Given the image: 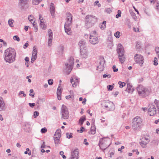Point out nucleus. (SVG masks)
<instances>
[{"label":"nucleus","instance_id":"1","mask_svg":"<svg viewBox=\"0 0 159 159\" xmlns=\"http://www.w3.org/2000/svg\"><path fill=\"white\" fill-rule=\"evenodd\" d=\"M4 60L6 62L11 63L15 60L16 52L15 50L12 48H8L4 52Z\"/></svg>","mask_w":159,"mask_h":159},{"label":"nucleus","instance_id":"2","mask_svg":"<svg viewBox=\"0 0 159 159\" xmlns=\"http://www.w3.org/2000/svg\"><path fill=\"white\" fill-rule=\"evenodd\" d=\"M74 62V60L73 57H70L67 62L65 63L64 69L67 74H69L72 70Z\"/></svg>","mask_w":159,"mask_h":159},{"label":"nucleus","instance_id":"3","mask_svg":"<svg viewBox=\"0 0 159 159\" xmlns=\"http://www.w3.org/2000/svg\"><path fill=\"white\" fill-rule=\"evenodd\" d=\"M142 120L139 116H136L134 118L132 121V127L135 130H139L142 126Z\"/></svg>","mask_w":159,"mask_h":159},{"label":"nucleus","instance_id":"4","mask_svg":"<svg viewBox=\"0 0 159 159\" xmlns=\"http://www.w3.org/2000/svg\"><path fill=\"white\" fill-rule=\"evenodd\" d=\"M85 25L87 28L91 27L93 24L97 21V19L95 16L91 15H87L86 17Z\"/></svg>","mask_w":159,"mask_h":159},{"label":"nucleus","instance_id":"5","mask_svg":"<svg viewBox=\"0 0 159 159\" xmlns=\"http://www.w3.org/2000/svg\"><path fill=\"white\" fill-rule=\"evenodd\" d=\"M137 89L139 95L142 97L147 95L149 92L148 89L141 85H139L137 87Z\"/></svg>","mask_w":159,"mask_h":159},{"label":"nucleus","instance_id":"6","mask_svg":"<svg viewBox=\"0 0 159 159\" xmlns=\"http://www.w3.org/2000/svg\"><path fill=\"white\" fill-rule=\"evenodd\" d=\"M103 106L108 111H113L115 108V106L113 102L109 100H105L103 103Z\"/></svg>","mask_w":159,"mask_h":159},{"label":"nucleus","instance_id":"7","mask_svg":"<svg viewBox=\"0 0 159 159\" xmlns=\"http://www.w3.org/2000/svg\"><path fill=\"white\" fill-rule=\"evenodd\" d=\"M134 59L135 62L142 66L144 62V59L143 56L140 54H136L134 57Z\"/></svg>","mask_w":159,"mask_h":159},{"label":"nucleus","instance_id":"8","mask_svg":"<svg viewBox=\"0 0 159 159\" xmlns=\"http://www.w3.org/2000/svg\"><path fill=\"white\" fill-rule=\"evenodd\" d=\"M107 143V140L106 138H103L100 139L98 144L101 149L105 150L109 146Z\"/></svg>","mask_w":159,"mask_h":159},{"label":"nucleus","instance_id":"9","mask_svg":"<svg viewBox=\"0 0 159 159\" xmlns=\"http://www.w3.org/2000/svg\"><path fill=\"white\" fill-rule=\"evenodd\" d=\"M61 111V118L64 119H68L69 115L68 111L66 106L64 105H62Z\"/></svg>","mask_w":159,"mask_h":159},{"label":"nucleus","instance_id":"10","mask_svg":"<svg viewBox=\"0 0 159 159\" xmlns=\"http://www.w3.org/2000/svg\"><path fill=\"white\" fill-rule=\"evenodd\" d=\"M148 109V112L150 116H153L156 113V108L155 105L153 104H150L149 105Z\"/></svg>","mask_w":159,"mask_h":159},{"label":"nucleus","instance_id":"11","mask_svg":"<svg viewBox=\"0 0 159 159\" xmlns=\"http://www.w3.org/2000/svg\"><path fill=\"white\" fill-rule=\"evenodd\" d=\"M89 41L91 44L93 45H95L98 43L99 40L97 37L92 34H90L89 38Z\"/></svg>","mask_w":159,"mask_h":159},{"label":"nucleus","instance_id":"12","mask_svg":"<svg viewBox=\"0 0 159 159\" xmlns=\"http://www.w3.org/2000/svg\"><path fill=\"white\" fill-rule=\"evenodd\" d=\"M79 151L77 149H76L71 152L70 157L68 159H78L79 156Z\"/></svg>","mask_w":159,"mask_h":159},{"label":"nucleus","instance_id":"13","mask_svg":"<svg viewBox=\"0 0 159 159\" xmlns=\"http://www.w3.org/2000/svg\"><path fill=\"white\" fill-rule=\"evenodd\" d=\"M70 82L73 87H75L78 84L79 82L78 79L74 76L70 78Z\"/></svg>","mask_w":159,"mask_h":159},{"label":"nucleus","instance_id":"14","mask_svg":"<svg viewBox=\"0 0 159 159\" xmlns=\"http://www.w3.org/2000/svg\"><path fill=\"white\" fill-rule=\"evenodd\" d=\"M66 21L65 24L71 25L72 23V15L70 13H68L66 14Z\"/></svg>","mask_w":159,"mask_h":159},{"label":"nucleus","instance_id":"15","mask_svg":"<svg viewBox=\"0 0 159 159\" xmlns=\"http://www.w3.org/2000/svg\"><path fill=\"white\" fill-rule=\"evenodd\" d=\"M105 61L104 58L101 59L99 65L97 67V70L99 71H102L104 68Z\"/></svg>","mask_w":159,"mask_h":159},{"label":"nucleus","instance_id":"16","mask_svg":"<svg viewBox=\"0 0 159 159\" xmlns=\"http://www.w3.org/2000/svg\"><path fill=\"white\" fill-rule=\"evenodd\" d=\"M116 51L118 55L124 54L125 52L123 47L120 43L118 44Z\"/></svg>","mask_w":159,"mask_h":159},{"label":"nucleus","instance_id":"17","mask_svg":"<svg viewBox=\"0 0 159 159\" xmlns=\"http://www.w3.org/2000/svg\"><path fill=\"white\" fill-rule=\"evenodd\" d=\"M80 55L82 57L87 58L88 57V52L86 48L80 49Z\"/></svg>","mask_w":159,"mask_h":159},{"label":"nucleus","instance_id":"18","mask_svg":"<svg viewBox=\"0 0 159 159\" xmlns=\"http://www.w3.org/2000/svg\"><path fill=\"white\" fill-rule=\"evenodd\" d=\"M31 125L30 122H25L24 128L25 131L27 132H29L31 130Z\"/></svg>","mask_w":159,"mask_h":159},{"label":"nucleus","instance_id":"19","mask_svg":"<svg viewBox=\"0 0 159 159\" xmlns=\"http://www.w3.org/2000/svg\"><path fill=\"white\" fill-rule=\"evenodd\" d=\"M6 109L5 103L2 98L0 97V111H5Z\"/></svg>","mask_w":159,"mask_h":159},{"label":"nucleus","instance_id":"20","mask_svg":"<svg viewBox=\"0 0 159 159\" xmlns=\"http://www.w3.org/2000/svg\"><path fill=\"white\" fill-rule=\"evenodd\" d=\"M70 25L66 24L64 25L65 32L69 35H70L72 33V31L70 27Z\"/></svg>","mask_w":159,"mask_h":159},{"label":"nucleus","instance_id":"21","mask_svg":"<svg viewBox=\"0 0 159 159\" xmlns=\"http://www.w3.org/2000/svg\"><path fill=\"white\" fill-rule=\"evenodd\" d=\"M50 9L51 16L53 17H55V11L54 5L53 3H51Z\"/></svg>","mask_w":159,"mask_h":159},{"label":"nucleus","instance_id":"22","mask_svg":"<svg viewBox=\"0 0 159 159\" xmlns=\"http://www.w3.org/2000/svg\"><path fill=\"white\" fill-rule=\"evenodd\" d=\"M78 45L80 49L86 48V42L84 40H80L79 42Z\"/></svg>","mask_w":159,"mask_h":159},{"label":"nucleus","instance_id":"23","mask_svg":"<svg viewBox=\"0 0 159 159\" xmlns=\"http://www.w3.org/2000/svg\"><path fill=\"white\" fill-rule=\"evenodd\" d=\"M93 122L92 124L91 127V128L89 134H94L95 133L96 128L94 124V120H92Z\"/></svg>","mask_w":159,"mask_h":159},{"label":"nucleus","instance_id":"24","mask_svg":"<svg viewBox=\"0 0 159 159\" xmlns=\"http://www.w3.org/2000/svg\"><path fill=\"white\" fill-rule=\"evenodd\" d=\"M29 0H19V4L22 8H23L24 6L28 4Z\"/></svg>","mask_w":159,"mask_h":159},{"label":"nucleus","instance_id":"25","mask_svg":"<svg viewBox=\"0 0 159 159\" xmlns=\"http://www.w3.org/2000/svg\"><path fill=\"white\" fill-rule=\"evenodd\" d=\"M118 57L120 62L121 63H124L126 59L124 54H119Z\"/></svg>","mask_w":159,"mask_h":159},{"label":"nucleus","instance_id":"26","mask_svg":"<svg viewBox=\"0 0 159 159\" xmlns=\"http://www.w3.org/2000/svg\"><path fill=\"white\" fill-rule=\"evenodd\" d=\"M61 88L59 86L57 88V96L58 100H60L61 99Z\"/></svg>","mask_w":159,"mask_h":159},{"label":"nucleus","instance_id":"27","mask_svg":"<svg viewBox=\"0 0 159 159\" xmlns=\"http://www.w3.org/2000/svg\"><path fill=\"white\" fill-rule=\"evenodd\" d=\"M134 90L133 87L130 85H128L126 89V91L129 93H132L134 91Z\"/></svg>","mask_w":159,"mask_h":159},{"label":"nucleus","instance_id":"28","mask_svg":"<svg viewBox=\"0 0 159 159\" xmlns=\"http://www.w3.org/2000/svg\"><path fill=\"white\" fill-rule=\"evenodd\" d=\"M61 136V131L60 129L57 130L55 132L54 138H60Z\"/></svg>","mask_w":159,"mask_h":159},{"label":"nucleus","instance_id":"29","mask_svg":"<svg viewBox=\"0 0 159 159\" xmlns=\"http://www.w3.org/2000/svg\"><path fill=\"white\" fill-rule=\"evenodd\" d=\"M106 23V21H104L102 23L99 24V26L102 30H104L105 28Z\"/></svg>","mask_w":159,"mask_h":159},{"label":"nucleus","instance_id":"30","mask_svg":"<svg viewBox=\"0 0 159 159\" xmlns=\"http://www.w3.org/2000/svg\"><path fill=\"white\" fill-rule=\"evenodd\" d=\"M49 38L48 39L52 40L53 38V33L52 30L49 29L48 31Z\"/></svg>","mask_w":159,"mask_h":159},{"label":"nucleus","instance_id":"31","mask_svg":"<svg viewBox=\"0 0 159 159\" xmlns=\"http://www.w3.org/2000/svg\"><path fill=\"white\" fill-rule=\"evenodd\" d=\"M148 143V142L145 141L143 140V139H142V140L140 142V145L143 148H145L146 147V146Z\"/></svg>","mask_w":159,"mask_h":159},{"label":"nucleus","instance_id":"32","mask_svg":"<svg viewBox=\"0 0 159 159\" xmlns=\"http://www.w3.org/2000/svg\"><path fill=\"white\" fill-rule=\"evenodd\" d=\"M40 26L43 29L45 30L46 29V25L45 24L44 21H43V22L41 21L40 23Z\"/></svg>","mask_w":159,"mask_h":159},{"label":"nucleus","instance_id":"33","mask_svg":"<svg viewBox=\"0 0 159 159\" xmlns=\"http://www.w3.org/2000/svg\"><path fill=\"white\" fill-rule=\"evenodd\" d=\"M85 120V116H82L79 120V123L80 125H82L84 122Z\"/></svg>","mask_w":159,"mask_h":159},{"label":"nucleus","instance_id":"34","mask_svg":"<svg viewBox=\"0 0 159 159\" xmlns=\"http://www.w3.org/2000/svg\"><path fill=\"white\" fill-rule=\"evenodd\" d=\"M37 51L38 49L36 47V46H34L33 49L32 54L34 55H37Z\"/></svg>","mask_w":159,"mask_h":159},{"label":"nucleus","instance_id":"35","mask_svg":"<svg viewBox=\"0 0 159 159\" xmlns=\"http://www.w3.org/2000/svg\"><path fill=\"white\" fill-rule=\"evenodd\" d=\"M14 21L13 19H9L8 20V24L10 27H13L14 26L13 23Z\"/></svg>","mask_w":159,"mask_h":159},{"label":"nucleus","instance_id":"36","mask_svg":"<svg viewBox=\"0 0 159 159\" xmlns=\"http://www.w3.org/2000/svg\"><path fill=\"white\" fill-rule=\"evenodd\" d=\"M64 47L63 45H60L58 48V51L62 53L63 51Z\"/></svg>","mask_w":159,"mask_h":159},{"label":"nucleus","instance_id":"37","mask_svg":"<svg viewBox=\"0 0 159 159\" xmlns=\"http://www.w3.org/2000/svg\"><path fill=\"white\" fill-rule=\"evenodd\" d=\"M37 55H32L31 62L32 63L34 61L37 59Z\"/></svg>","mask_w":159,"mask_h":159},{"label":"nucleus","instance_id":"38","mask_svg":"<svg viewBox=\"0 0 159 159\" xmlns=\"http://www.w3.org/2000/svg\"><path fill=\"white\" fill-rule=\"evenodd\" d=\"M42 0H33L32 1V3L34 5H38L40 2H41Z\"/></svg>","mask_w":159,"mask_h":159},{"label":"nucleus","instance_id":"39","mask_svg":"<svg viewBox=\"0 0 159 159\" xmlns=\"http://www.w3.org/2000/svg\"><path fill=\"white\" fill-rule=\"evenodd\" d=\"M118 84L119 85V87L120 88H122L125 85V83L124 82H121V81H119L118 82Z\"/></svg>","mask_w":159,"mask_h":159},{"label":"nucleus","instance_id":"40","mask_svg":"<svg viewBox=\"0 0 159 159\" xmlns=\"http://www.w3.org/2000/svg\"><path fill=\"white\" fill-rule=\"evenodd\" d=\"M32 23H33V26L34 28V30L35 32H37L38 30V27L36 23L34 21Z\"/></svg>","mask_w":159,"mask_h":159},{"label":"nucleus","instance_id":"41","mask_svg":"<svg viewBox=\"0 0 159 159\" xmlns=\"http://www.w3.org/2000/svg\"><path fill=\"white\" fill-rule=\"evenodd\" d=\"M21 95H22V96H20V97H25L26 96V94L23 91H20L18 94V95L20 96Z\"/></svg>","mask_w":159,"mask_h":159},{"label":"nucleus","instance_id":"42","mask_svg":"<svg viewBox=\"0 0 159 159\" xmlns=\"http://www.w3.org/2000/svg\"><path fill=\"white\" fill-rule=\"evenodd\" d=\"M120 32L119 31H117L115 33L114 35L117 39H118L120 37Z\"/></svg>","mask_w":159,"mask_h":159},{"label":"nucleus","instance_id":"43","mask_svg":"<svg viewBox=\"0 0 159 159\" xmlns=\"http://www.w3.org/2000/svg\"><path fill=\"white\" fill-rule=\"evenodd\" d=\"M117 14L116 15V17L117 18H118L119 17H120L121 16V12L120 10H118L117 11Z\"/></svg>","mask_w":159,"mask_h":159},{"label":"nucleus","instance_id":"44","mask_svg":"<svg viewBox=\"0 0 159 159\" xmlns=\"http://www.w3.org/2000/svg\"><path fill=\"white\" fill-rule=\"evenodd\" d=\"M72 134L70 133L69 134L68 133H66V135L67 138L68 139H70L72 138Z\"/></svg>","mask_w":159,"mask_h":159},{"label":"nucleus","instance_id":"45","mask_svg":"<svg viewBox=\"0 0 159 159\" xmlns=\"http://www.w3.org/2000/svg\"><path fill=\"white\" fill-rule=\"evenodd\" d=\"M28 19L31 22V23H32V22L33 20L34 17L30 15L28 16Z\"/></svg>","mask_w":159,"mask_h":159},{"label":"nucleus","instance_id":"46","mask_svg":"<svg viewBox=\"0 0 159 159\" xmlns=\"http://www.w3.org/2000/svg\"><path fill=\"white\" fill-rule=\"evenodd\" d=\"M154 65L155 66H157L158 64V63L157 62L158 60L157 58L155 57L154 58Z\"/></svg>","mask_w":159,"mask_h":159},{"label":"nucleus","instance_id":"47","mask_svg":"<svg viewBox=\"0 0 159 159\" xmlns=\"http://www.w3.org/2000/svg\"><path fill=\"white\" fill-rule=\"evenodd\" d=\"M55 143L56 145L58 144L59 143V139H60L54 138Z\"/></svg>","mask_w":159,"mask_h":159},{"label":"nucleus","instance_id":"48","mask_svg":"<svg viewBox=\"0 0 159 159\" xmlns=\"http://www.w3.org/2000/svg\"><path fill=\"white\" fill-rule=\"evenodd\" d=\"M13 39L14 40L17 41L18 42H19L20 41V39L18 36H14L13 37Z\"/></svg>","mask_w":159,"mask_h":159},{"label":"nucleus","instance_id":"49","mask_svg":"<svg viewBox=\"0 0 159 159\" xmlns=\"http://www.w3.org/2000/svg\"><path fill=\"white\" fill-rule=\"evenodd\" d=\"M107 88L108 90H112L113 88V86L112 85H109L107 86Z\"/></svg>","mask_w":159,"mask_h":159},{"label":"nucleus","instance_id":"50","mask_svg":"<svg viewBox=\"0 0 159 159\" xmlns=\"http://www.w3.org/2000/svg\"><path fill=\"white\" fill-rule=\"evenodd\" d=\"M39 115V112L37 111H35L34 112V118L37 117Z\"/></svg>","mask_w":159,"mask_h":159},{"label":"nucleus","instance_id":"51","mask_svg":"<svg viewBox=\"0 0 159 159\" xmlns=\"http://www.w3.org/2000/svg\"><path fill=\"white\" fill-rule=\"evenodd\" d=\"M41 132L42 133H44L46 132H47V129L46 128L44 127V128H43L42 129H41Z\"/></svg>","mask_w":159,"mask_h":159},{"label":"nucleus","instance_id":"52","mask_svg":"<svg viewBox=\"0 0 159 159\" xmlns=\"http://www.w3.org/2000/svg\"><path fill=\"white\" fill-rule=\"evenodd\" d=\"M53 80L52 79H49L48 80V83L49 85H52L53 84Z\"/></svg>","mask_w":159,"mask_h":159},{"label":"nucleus","instance_id":"53","mask_svg":"<svg viewBox=\"0 0 159 159\" xmlns=\"http://www.w3.org/2000/svg\"><path fill=\"white\" fill-rule=\"evenodd\" d=\"M140 46V43L139 42H137L136 45V47L137 49L139 48Z\"/></svg>","mask_w":159,"mask_h":159},{"label":"nucleus","instance_id":"54","mask_svg":"<svg viewBox=\"0 0 159 159\" xmlns=\"http://www.w3.org/2000/svg\"><path fill=\"white\" fill-rule=\"evenodd\" d=\"M112 68L113 69V70L114 72H117L118 70V69L116 68V66L115 65L113 66Z\"/></svg>","mask_w":159,"mask_h":159},{"label":"nucleus","instance_id":"55","mask_svg":"<svg viewBox=\"0 0 159 159\" xmlns=\"http://www.w3.org/2000/svg\"><path fill=\"white\" fill-rule=\"evenodd\" d=\"M74 95H69L68 96H67L66 97V99H69L70 98L72 97V98H74Z\"/></svg>","mask_w":159,"mask_h":159},{"label":"nucleus","instance_id":"56","mask_svg":"<svg viewBox=\"0 0 159 159\" xmlns=\"http://www.w3.org/2000/svg\"><path fill=\"white\" fill-rule=\"evenodd\" d=\"M39 19L40 20V22H41V21L43 22V21H44V20L43 19V17L40 15H39Z\"/></svg>","mask_w":159,"mask_h":159},{"label":"nucleus","instance_id":"57","mask_svg":"<svg viewBox=\"0 0 159 159\" xmlns=\"http://www.w3.org/2000/svg\"><path fill=\"white\" fill-rule=\"evenodd\" d=\"M84 128L83 127H81L80 128V130H77V132H80V133H82L83 132V129H84Z\"/></svg>","mask_w":159,"mask_h":159},{"label":"nucleus","instance_id":"58","mask_svg":"<svg viewBox=\"0 0 159 159\" xmlns=\"http://www.w3.org/2000/svg\"><path fill=\"white\" fill-rule=\"evenodd\" d=\"M52 40L48 39V45L49 47H50L52 44Z\"/></svg>","mask_w":159,"mask_h":159},{"label":"nucleus","instance_id":"59","mask_svg":"<svg viewBox=\"0 0 159 159\" xmlns=\"http://www.w3.org/2000/svg\"><path fill=\"white\" fill-rule=\"evenodd\" d=\"M155 50L157 54H158L159 53V48L158 47H156L155 48Z\"/></svg>","mask_w":159,"mask_h":159},{"label":"nucleus","instance_id":"60","mask_svg":"<svg viewBox=\"0 0 159 159\" xmlns=\"http://www.w3.org/2000/svg\"><path fill=\"white\" fill-rule=\"evenodd\" d=\"M29 106L31 107H33L35 106V103H29Z\"/></svg>","mask_w":159,"mask_h":159},{"label":"nucleus","instance_id":"61","mask_svg":"<svg viewBox=\"0 0 159 159\" xmlns=\"http://www.w3.org/2000/svg\"><path fill=\"white\" fill-rule=\"evenodd\" d=\"M142 139H143V140H144V141H147L146 142H148V143L150 141V139H149L148 137L144 138H142Z\"/></svg>","mask_w":159,"mask_h":159},{"label":"nucleus","instance_id":"62","mask_svg":"<svg viewBox=\"0 0 159 159\" xmlns=\"http://www.w3.org/2000/svg\"><path fill=\"white\" fill-rule=\"evenodd\" d=\"M87 140L86 139H85L84 140V143L86 145H89V143L88 142H87L86 141Z\"/></svg>","mask_w":159,"mask_h":159},{"label":"nucleus","instance_id":"63","mask_svg":"<svg viewBox=\"0 0 159 159\" xmlns=\"http://www.w3.org/2000/svg\"><path fill=\"white\" fill-rule=\"evenodd\" d=\"M132 16H133V18L135 20H136L137 19V17L136 16L135 14L134 13H133V14L132 15Z\"/></svg>","mask_w":159,"mask_h":159},{"label":"nucleus","instance_id":"64","mask_svg":"<svg viewBox=\"0 0 159 159\" xmlns=\"http://www.w3.org/2000/svg\"><path fill=\"white\" fill-rule=\"evenodd\" d=\"M125 148V147L124 146H122L121 147V148H119L118 149V151H120L121 152H122V151L121 150L122 149H123Z\"/></svg>","mask_w":159,"mask_h":159}]
</instances>
